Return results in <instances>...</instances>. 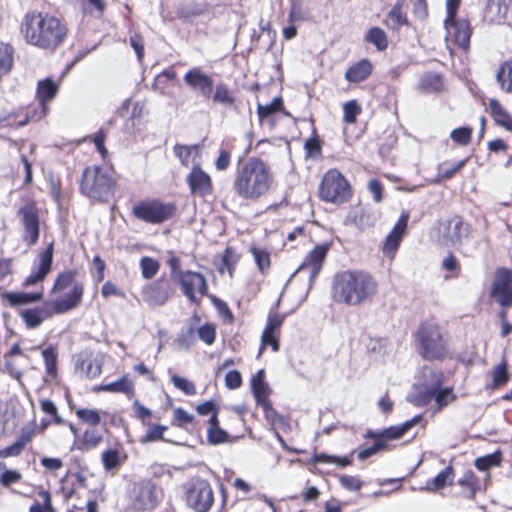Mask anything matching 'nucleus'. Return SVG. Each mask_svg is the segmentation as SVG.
I'll return each mask as SVG.
<instances>
[{"instance_id":"nucleus-1","label":"nucleus","mask_w":512,"mask_h":512,"mask_svg":"<svg viewBox=\"0 0 512 512\" xmlns=\"http://www.w3.org/2000/svg\"><path fill=\"white\" fill-rule=\"evenodd\" d=\"M378 292L377 280L363 270H345L333 277L331 296L339 304L360 306Z\"/></svg>"},{"instance_id":"nucleus-2","label":"nucleus","mask_w":512,"mask_h":512,"mask_svg":"<svg viewBox=\"0 0 512 512\" xmlns=\"http://www.w3.org/2000/svg\"><path fill=\"white\" fill-rule=\"evenodd\" d=\"M274 184V175L268 163L252 157L238 168L233 189L241 199L257 201L269 193Z\"/></svg>"},{"instance_id":"nucleus-3","label":"nucleus","mask_w":512,"mask_h":512,"mask_svg":"<svg viewBox=\"0 0 512 512\" xmlns=\"http://www.w3.org/2000/svg\"><path fill=\"white\" fill-rule=\"evenodd\" d=\"M22 33L27 43L53 50L63 42L67 29L57 17L34 11L24 16Z\"/></svg>"},{"instance_id":"nucleus-4","label":"nucleus","mask_w":512,"mask_h":512,"mask_svg":"<svg viewBox=\"0 0 512 512\" xmlns=\"http://www.w3.org/2000/svg\"><path fill=\"white\" fill-rule=\"evenodd\" d=\"M418 352L428 361L442 360L449 354L448 337L434 321L423 322L417 330Z\"/></svg>"},{"instance_id":"nucleus-5","label":"nucleus","mask_w":512,"mask_h":512,"mask_svg":"<svg viewBox=\"0 0 512 512\" xmlns=\"http://www.w3.org/2000/svg\"><path fill=\"white\" fill-rule=\"evenodd\" d=\"M114 180L107 167H87L80 183L81 192L98 201H106L113 193Z\"/></svg>"},{"instance_id":"nucleus-6","label":"nucleus","mask_w":512,"mask_h":512,"mask_svg":"<svg viewBox=\"0 0 512 512\" xmlns=\"http://www.w3.org/2000/svg\"><path fill=\"white\" fill-rule=\"evenodd\" d=\"M461 0H446V42H454L459 48L467 51L470 46L472 28L470 22L464 18H457Z\"/></svg>"},{"instance_id":"nucleus-7","label":"nucleus","mask_w":512,"mask_h":512,"mask_svg":"<svg viewBox=\"0 0 512 512\" xmlns=\"http://www.w3.org/2000/svg\"><path fill=\"white\" fill-rule=\"evenodd\" d=\"M76 271L67 270L58 274L52 287V292H61L72 286V290L60 299L54 300L51 306L56 314H62L76 308L82 299L84 287L75 281Z\"/></svg>"},{"instance_id":"nucleus-8","label":"nucleus","mask_w":512,"mask_h":512,"mask_svg":"<svg viewBox=\"0 0 512 512\" xmlns=\"http://www.w3.org/2000/svg\"><path fill=\"white\" fill-rule=\"evenodd\" d=\"M319 195L326 202L343 203L351 196L350 185L338 170L332 169L323 176Z\"/></svg>"},{"instance_id":"nucleus-9","label":"nucleus","mask_w":512,"mask_h":512,"mask_svg":"<svg viewBox=\"0 0 512 512\" xmlns=\"http://www.w3.org/2000/svg\"><path fill=\"white\" fill-rule=\"evenodd\" d=\"M186 501L196 512H208L214 503L211 485L203 479L193 480L187 489Z\"/></svg>"},{"instance_id":"nucleus-10","label":"nucleus","mask_w":512,"mask_h":512,"mask_svg":"<svg viewBox=\"0 0 512 512\" xmlns=\"http://www.w3.org/2000/svg\"><path fill=\"white\" fill-rule=\"evenodd\" d=\"M174 212V205L159 201L141 202L133 208L135 217L151 224H159L170 219L174 215Z\"/></svg>"},{"instance_id":"nucleus-11","label":"nucleus","mask_w":512,"mask_h":512,"mask_svg":"<svg viewBox=\"0 0 512 512\" xmlns=\"http://www.w3.org/2000/svg\"><path fill=\"white\" fill-rule=\"evenodd\" d=\"M440 233L443 244L461 248L471 234V227L460 217H454L442 224Z\"/></svg>"},{"instance_id":"nucleus-12","label":"nucleus","mask_w":512,"mask_h":512,"mask_svg":"<svg viewBox=\"0 0 512 512\" xmlns=\"http://www.w3.org/2000/svg\"><path fill=\"white\" fill-rule=\"evenodd\" d=\"M157 487L150 481H142L133 486L130 493V504L133 509L144 511L158 505Z\"/></svg>"},{"instance_id":"nucleus-13","label":"nucleus","mask_w":512,"mask_h":512,"mask_svg":"<svg viewBox=\"0 0 512 512\" xmlns=\"http://www.w3.org/2000/svg\"><path fill=\"white\" fill-rule=\"evenodd\" d=\"M176 282L181 286L183 294L193 303H198L197 295L207 294L208 285L204 276L190 270L180 273Z\"/></svg>"},{"instance_id":"nucleus-14","label":"nucleus","mask_w":512,"mask_h":512,"mask_svg":"<svg viewBox=\"0 0 512 512\" xmlns=\"http://www.w3.org/2000/svg\"><path fill=\"white\" fill-rule=\"evenodd\" d=\"M491 294L503 308L512 306V273L509 270H497Z\"/></svg>"},{"instance_id":"nucleus-15","label":"nucleus","mask_w":512,"mask_h":512,"mask_svg":"<svg viewBox=\"0 0 512 512\" xmlns=\"http://www.w3.org/2000/svg\"><path fill=\"white\" fill-rule=\"evenodd\" d=\"M172 287L163 278H159L143 287V300L150 306H161L167 302L172 295Z\"/></svg>"},{"instance_id":"nucleus-16","label":"nucleus","mask_w":512,"mask_h":512,"mask_svg":"<svg viewBox=\"0 0 512 512\" xmlns=\"http://www.w3.org/2000/svg\"><path fill=\"white\" fill-rule=\"evenodd\" d=\"M444 381V374L440 370L432 368H424L422 370L421 383L409 393L407 399L411 402V398L417 396H424V394H432L440 387Z\"/></svg>"},{"instance_id":"nucleus-17","label":"nucleus","mask_w":512,"mask_h":512,"mask_svg":"<svg viewBox=\"0 0 512 512\" xmlns=\"http://www.w3.org/2000/svg\"><path fill=\"white\" fill-rule=\"evenodd\" d=\"M18 215L21 217L25 229V239L30 245L35 244L39 238V216L34 203L28 202L22 206Z\"/></svg>"},{"instance_id":"nucleus-18","label":"nucleus","mask_w":512,"mask_h":512,"mask_svg":"<svg viewBox=\"0 0 512 512\" xmlns=\"http://www.w3.org/2000/svg\"><path fill=\"white\" fill-rule=\"evenodd\" d=\"M53 262V245L51 244L45 251L38 256V263L34 266L31 273L25 278L23 285L30 287L41 283L51 271Z\"/></svg>"},{"instance_id":"nucleus-19","label":"nucleus","mask_w":512,"mask_h":512,"mask_svg":"<svg viewBox=\"0 0 512 512\" xmlns=\"http://www.w3.org/2000/svg\"><path fill=\"white\" fill-rule=\"evenodd\" d=\"M409 220V213L403 212L391 230V232L387 235L385 242L382 247V252L385 256L393 259L395 256V253L401 243V240L405 234V231L407 229Z\"/></svg>"},{"instance_id":"nucleus-20","label":"nucleus","mask_w":512,"mask_h":512,"mask_svg":"<svg viewBox=\"0 0 512 512\" xmlns=\"http://www.w3.org/2000/svg\"><path fill=\"white\" fill-rule=\"evenodd\" d=\"M185 84L193 91H198L203 97H209L213 89V79L205 74L200 67H194L184 76Z\"/></svg>"},{"instance_id":"nucleus-21","label":"nucleus","mask_w":512,"mask_h":512,"mask_svg":"<svg viewBox=\"0 0 512 512\" xmlns=\"http://www.w3.org/2000/svg\"><path fill=\"white\" fill-rule=\"evenodd\" d=\"M187 183L193 195L205 197L212 192V182L210 176L195 165L187 176Z\"/></svg>"},{"instance_id":"nucleus-22","label":"nucleus","mask_w":512,"mask_h":512,"mask_svg":"<svg viewBox=\"0 0 512 512\" xmlns=\"http://www.w3.org/2000/svg\"><path fill=\"white\" fill-rule=\"evenodd\" d=\"M330 248L328 243L317 245L304 259L298 271L308 270L310 279H313L320 272L327 252Z\"/></svg>"},{"instance_id":"nucleus-23","label":"nucleus","mask_w":512,"mask_h":512,"mask_svg":"<svg viewBox=\"0 0 512 512\" xmlns=\"http://www.w3.org/2000/svg\"><path fill=\"white\" fill-rule=\"evenodd\" d=\"M456 398V395L453 392L452 388H442L440 387L432 394H424V396H417L411 398V403L416 406H425L428 405L432 400L435 401L437 411H440L448 404L453 402Z\"/></svg>"},{"instance_id":"nucleus-24","label":"nucleus","mask_w":512,"mask_h":512,"mask_svg":"<svg viewBox=\"0 0 512 512\" xmlns=\"http://www.w3.org/2000/svg\"><path fill=\"white\" fill-rule=\"evenodd\" d=\"M251 388L257 403L266 411H273L269 396L271 390L265 381L264 370H259L251 379Z\"/></svg>"},{"instance_id":"nucleus-25","label":"nucleus","mask_w":512,"mask_h":512,"mask_svg":"<svg viewBox=\"0 0 512 512\" xmlns=\"http://www.w3.org/2000/svg\"><path fill=\"white\" fill-rule=\"evenodd\" d=\"M421 420H422V416L416 415L415 417L406 421L403 424L388 427L379 433L368 432L366 436L370 437V438H375V439H378L381 441H383V439H385V440L400 439L401 437L404 436V434L406 432H408L412 427L417 425Z\"/></svg>"},{"instance_id":"nucleus-26","label":"nucleus","mask_w":512,"mask_h":512,"mask_svg":"<svg viewBox=\"0 0 512 512\" xmlns=\"http://www.w3.org/2000/svg\"><path fill=\"white\" fill-rule=\"evenodd\" d=\"M54 310L47 307L27 308L20 311V317L29 329H35L54 314Z\"/></svg>"},{"instance_id":"nucleus-27","label":"nucleus","mask_w":512,"mask_h":512,"mask_svg":"<svg viewBox=\"0 0 512 512\" xmlns=\"http://www.w3.org/2000/svg\"><path fill=\"white\" fill-rule=\"evenodd\" d=\"M76 369L87 378H95L101 374L102 363L97 357L83 355L78 358L75 364Z\"/></svg>"},{"instance_id":"nucleus-28","label":"nucleus","mask_w":512,"mask_h":512,"mask_svg":"<svg viewBox=\"0 0 512 512\" xmlns=\"http://www.w3.org/2000/svg\"><path fill=\"white\" fill-rule=\"evenodd\" d=\"M126 458V454L119 447L108 448L101 454V461L107 472L117 470L124 464Z\"/></svg>"},{"instance_id":"nucleus-29","label":"nucleus","mask_w":512,"mask_h":512,"mask_svg":"<svg viewBox=\"0 0 512 512\" xmlns=\"http://www.w3.org/2000/svg\"><path fill=\"white\" fill-rule=\"evenodd\" d=\"M373 66L367 59H362L349 67L345 73V78L349 82L358 83L366 80L372 73Z\"/></svg>"},{"instance_id":"nucleus-30","label":"nucleus","mask_w":512,"mask_h":512,"mask_svg":"<svg viewBox=\"0 0 512 512\" xmlns=\"http://www.w3.org/2000/svg\"><path fill=\"white\" fill-rule=\"evenodd\" d=\"M488 106L494 121L506 130L512 131V116L502 104L496 99H490Z\"/></svg>"},{"instance_id":"nucleus-31","label":"nucleus","mask_w":512,"mask_h":512,"mask_svg":"<svg viewBox=\"0 0 512 512\" xmlns=\"http://www.w3.org/2000/svg\"><path fill=\"white\" fill-rule=\"evenodd\" d=\"M4 298L12 306L24 305L38 302L43 298V289L36 292H8L4 294Z\"/></svg>"},{"instance_id":"nucleus-32","label":"nucleus","mask_w":512,"mask_h":512,"mask_svg":"<svg viewBox=\"0 0 512 512\" xmlns=\"http://www.w3.org/2000/svg\"><path fill=\"white\" fill-rule=\"evenodd\" d=\"M405 0H397L391 11L387 15V25L392 29H398L403 25H407V16L403 11Z\"/></svg>"},{"instance_id":"nucleus-33","label":"nucleus","mask_w":512,"mask_h":512,"mask_svg":"<svg viewBox=\"0 0 512 512\" xmlns=\"http://www.w3.org/2000/svg\"><path fill=\"white\" fill-rule=\"evenodd\" d=\"M496 81L501 91L512 93V60L500 65L496 74Z\"/></svg>"},{"instance_id":"nucleus-34","label":"nucleus","mask_w":512,"mask_h":512,"mask_svg":"<svg viewBox=\"0 0 512 512\" xmlns=\"http://www.w3.org/2000/svg\"><path fill=\"white\" fill-rule=\"evenodd\" d=\"M512 0H490L488 4V14H493L496 11V15L491 18V21L501 24L507 18L509 6Z\"/></svg>"},{"instance_id":"nucleus-35","label":"nucleus","mask_w":512,"mask_h":512,"mask_svg":"<svg viewBox=\"0 0 512 512\" xmlns=\"http://www.w3.org/2000/svg\"><path fill=\"white\" fill-rule=\"evenodd\" d=\"M58 91V85L50 78L40 80L37 85V98L44 106L47 101L53 99Z\"/></svg>"},{"instance_id":"nucleus-36","label":"nucleus","mask_w":512,"mask_h":512,"mask_svg":"<svg viewBox=\"0 0 512 512\" xmlns=\"http://www.w3.org/2000/svg\"><path fill=\"white\" fill-rule=\"evenodd\" d=\"M13 62V47L7 43L0 42V79L11 71Z\"/></svg>"},{"instance_id":"nucleus-37","label":"nucleus","mask_w":512,"mask_h":512,"mask_svg":"<svg viewBox=\"0 0 512 512\" xmlns=\"http://www.w3.org/2000/svg\"><path fill=\"white\" fill-rule=\"evenodd\" d=\"M454 477V471L452 466H447L437 476H435L430 482L427 483L425 488L428 491H437L444 488L446 485L451 484Z\"/></svg>"},{"instance_id":"nucleus-38","label":"nucleus","mask_w":512,"mask_h":512,"mask_svg":"<svg viewBox=\"0 0 512 512\" xmlns=\"http://www.w3.org/2000/svg\"><path fill=\"white\" fill-rule=\"evenodd\" d=\"M99 390L113 393L132 394L134 391V385L129 377L123 376L114 382L102 385Z\"/></svg>"},{"instance_id":"nucleus-39","label":"nucleus","mask_w":512,"mask_h":512,"mask_svg":"<svg viewBox=\"0 0 512 512\" xmlns=\"http://www.w3.org/2000/svg\"><path fill=\"white\" fill-rule=\"evenodd\" d=\"M209 442L212 444H219L226 441L228 434L226 431L219 427L218 418L212 415L209 419V427L207 431Z\"/></svg>"},{"instance_id":"nucleus-40","label":"nucleus","mask_w":512,"mask_h":512,"mask_svg":"<svg viewBox=\"0 0 512 512\" xmlns=\"http://www.w3.org/2000/svg\"><path fill=\"white\" fill-rule=\"evenodd\" d=\"M365 40L373 44L379 51H383L388 47L387 35L384 30L378 27L370 28L365 36Z\"/></svg>"},{"instance_id":"nucleus-41","label":"nucleus","mask_w":512,"mask_h":512,"mask_svg":"<svg viewBox=\"0 0 512 512\" xmlns=\"http://www.w3.org/2000/svg\"><path fill=\"white\" fill-rule=\"evenodd\" d=\"M420 88L428 93L438 92L443 88V81L439 74L426 73L420 79Z\"/></svg>"},{"instance_id":"nucleus-42","label":"nucleus","mask_w":512,"mask_h":512,"mask_svg":"<svg viewBox=\"0 0 512 512\" xmlns=\"http://www.w3.org/2000/svg\"><path fill=\"white\" fill-rule=\"evenodd\" d=\"M131 105H132V111H131L130 119L132 121H134V120L142 118L145 114V103L142 101H136V102L132 103V100L130 98L125 99L124 102L122 103V105L119 109L120 116L125 117L128 109Z\"/></svg>"},{"instance_id":"nucleus-43","label":"nucleus","mask_w":512,"mask_h":512,"mask_svg":"<svg viewBox=\"0 0 512 512\" xmlns=\"http://www.w3.org/2000/svg\"><path fill=\"white\" fill-rule=\"evenodd\" d=\"M101 441L102 435L96 429H86L77 449L92 450L96 448Z\"/></svg>"},{"instance_id":"nucleus-44","label":"nucleus","mask_w":512,"mask_h":512,"mask_svg":"<svg viewBox=\"0 0 512 512\" xmlns=\"http://www.w3.org/2000/svg\"><path fill=\"white\" fill-rule=\"evenodd\" d=\"M502 461V454L500 451H496L491 454H487L482 457H478L474 465L480 471H487L491 467L499 466Z\"/></svg>"},{"instance_id":"nucleus-45","label":"nucleus","mask_w":512,"mask_h":512,"mask_svg":"<svg viewBox=\"0 0 512 512\" xmlns=\"http://www.w3.org/2000/svg\"><path fill=\"white\" fill-rule=\"evenodd\" d=\"M458 484L467 490L466 496L472 498L478 489L479 481L472 471H467L464 473L462 478L459 479Z\"/></svg>"},{"instance_id":"nucleus-46","label":"nucleus","mask_w":512,"mask_h":512,"mask_svg":"<svg viewBox=\"0 0 512 512\" xmlns=\"http://www.w3.org/2000/svg\"><path fill=\"white\" fill-rule=\"evenodd\" d=\"M250 252L253 255V258L259 268V270L264 273L270 267V254L267 250L263 248H258L256 246H252L250 248Z\"/></svg>"},{"instance_id":"nucleus-47","label":"nucleus","mask_w":512,"mask_h":512,"mask_svg":"<svg viewBox=\"0 0 512 512\" xmlns=\"http://www.w3.org/2000/svg\"><path fill=\"white\" fill-rule=\"evenodd\" d=\"M311 460L313 463H316V464L317 463H333V464H336L341 467L348 466L352 463V460L349 459L348 457L341 458V457H337V456L328 455L325 453H314Z\"/></svg>"},{"instance_id":"nucleus-48","label":"nucleus","mask_w":512,"mask_h":512,"mask_svg":"<svg viewBox=\"0 0 512 512\" xmlns=\"http://www.w3.org/2000/svg\"><path fill=\"white\" fill-rule=\"evenodd\" d=\"M76 415L81 421L91 426L98 425L102 420L100 411L96 409L79 408L76 410Z\"/></svg>"},{"instance_id":"nucleus-49","label":"nucleus","mask_w":512,"mask_h":512,"mask_svg":"<svg viewBox=\"0 0 512 512\" xmlns=\"http://www.w3.org/2000/svg\"><path fill=\"white\" fill-rule=\"evenodd\" d=\"M213 101L225 106H231L234 104L235 99L225 84H218L215 88Z\"/></svg>"},{"instance_id":"nucleus-50","label":"nucleus","mask_w":512,"mask_h":512,"mask_svg":"<svg viewBox=\"0 0 512 512\" xmlns=\"http://www.w3.org/2000/svg\"><path fill=\"white\" fill-rule=\"evenodd\" d=\"M141 274L145 279L154 277L159 268V262L151 257H143L140 261Z\"/></svg>"},{"instance_id":"nucleus-51","label":"nucleus","mask_w":512,"mask_h":512,"mask_svg":"<svg viewBox=\"0 0 512 512\" xmlns=\"http://www.w3.org/2000/svg\"><path fill=\"white\" fill-rule=\"evenodd\" d=\"M281 107L282 99L280 97H275L271 103L266 105L258 104L257 113L260 121H263L273 113L279 111Z\"/></svg>"},{"instance_id":"nucleus-52","label":"nucleus","mask_w":512,"mask_h":512,"mask_svg":"<svg viewBox=\"0 0 512 512\" xmlns=\"http://www.w3.org/2000/svg\"><path fill=\"white\" fill-rule=\"evenodd\" d=\"M198 148H199L198 145L188 146V145L176 144L174 146V152H175V155L180 160V162L182 163V165L188 166L193 152L197 153Z\"/></svg>"},{"instance_id":"nucleus-53","label":"nucleus","mask_w":512,"mask_h":512,"mask_svg":"<svg viewBox=\"0 0 512 512\" xmlns=\"http://www.w3.org/2000/svg\"><path fill=\"white\" fill-rule=\"evenodd\" d=\"M46 371L49 375L54 376L57 371V352L54 347H47L42 352Z\"/></svg>"},{"instance_id":"nucleus-54","label":"nucleus","mask_w":512,"mask_h":512,"mask_svg":"<svg viewBox=\"0 0 512 512\" xmlns=\"http://www.w3.org/2000/svg\"><path fill=\"white\" fill-rule=\"evenodd\" d=\"M492 376H493V386L495 388L504 386L508 382V379H509L506 364L504 362L498 364L493 369Z\"/></svg>"},{"instance_id":"nucleus-55","label":"nucleus","mask_w":512,"mask_h":512,"mask_svg":"<svg viewBox=\"0 0 512 512\" xmlns=\"http://www.w3.org/2000/svg\"><path fill=\"white\" fill-rule=\"evenodd\" d=\"M171 381H172L173 385L175 386V388L182 391L186 395L196 394L195 385L188 379L174 374L171 376Z\"/></svg>"},{"instance_id":"nucleus-56","label":"nucleus","mask_w":512,"mask_h":512,"mask_svg":"<svg viewBox=\"0 0 512 512\" xmlns=\"http://www.w3.org/2000/svg\"><path fill=\"white\" fill-rule=\"evenodd\" d=\"M361 113V107L355 100L348 101L343 106V119L346 123H354Z\"/></svg>"},{"instance_id":"nucleus-57","label":"nucleus","mask_w":512,"mask_h":512,"mask_svg":"<svg viewBox=\"0 0 512 512\" xmlns=\"http://www.w3.org/2000/svg\"><path fill=\"white\" fill-rule=\"evenodd\" d=\"M471 133H472L471 128L460 127V128L454 129L451 132L450 137L455 143L465 146V145L469 144V142H470Z\"/></svg>"},{"instance_id":"nucleus-58","label":"nucleus","mask_w":512,"mask_h":512,"mask_svg":"<svg viewBox=\"0 0 512 512\" xmlns=\"http://www.w3.org/2000/svg\"><path fill=\"white\" fill-rule=\"evenodd\" d=\"M166 429H167L166 426H162V425L151 426L147 430L146 434L141 438V442L149 443V442H154V441L162 439L163 433Z\"/></svg>"},{"instance_id":"nucleus-59","label":"nucleus","mask_w":512,"mask_h":512,"mask_svg":"<svg viewBox=\"0 0 512 512\" xmlns=\"http://www.w3.org/2000/svg\"><path fill=\"white\" fill-rule=\"evenodd\" d=\"M339 482L342 487L349 491H358L363 486V482L358 477L351 475H341Z\"/></svg>"},{"instance_id":"nucleus-60","label":"nucleus","mask_w":512,"mask_h":512,"mask_svg":"<svg viewBox=\"0 0 512 512\" xmlns=\"http://www.w3.org/2000/svg\"><path fill=\"white\" fill-rule=\"evenodd\" d=\"M40 496L43 499V504L34 503L30 507L29 512H53L50 493L47 491H42Z\"/></svg>"},{"instance_id":"nucleus-61","label":"nucleus","mask_w":512,"mask_h":512,"mask_svg":"<svg viewBox=\"0 0 512 512\" xmlns=\"http://www.w3.org/2000/svg\"><path fill=\"white\" fill-rule=\"evenodd\" d=\"M199 338L207 345L215 341L216 330L213 324H205L198 329Z\"/></svg>"},{"instance_id":"nucleus-62","label":"nucleus","mask_w":512,"mask_h":512,"mask_svg":"<svg viewBox=\"0 0 512 512\" xmlns=\"http://www.w3.org/2000/svg\"><path fill=\"white\" fill-rule=\"evenodd\" d=\"M267 346H271V348L274 352H277L279 350V341H278V338L276 337L275 333H268L267 335H266V332L262 333L259 356L262 354L263 350Z\"/></svg>"},{"instance_id":"nucleus-63","label":"nucleus","mask_w":512,"mask_h":512,"mask_svg":"<svg viewBox=\"0 0 512 512\" xmlns=\"http://www.w3.org/2000/svg\"><path fill=\"white\" fill-rule=\"evenodd\" d=\"M37 432V427L35 422L30 423L29 425L22 428L17 441L20 442L24 447L28 444Z\"/></svg>"},{"instance_id":"nucleus-64","label":"nucleus","mask_w":512,"mask_h":512,"mask_svg":"<svg viewBox=\"0 0 512 512\" xmlns=\"http://www.w3.org/2000/svg\"><path fill=\"white\" fill-rule=\"evenodd\" d=\"M283 321L284 316L270 313L268 316L266 327L263 332H266V335L268 333H275L277 330H279Z\"/></svg>"}]
</instances>
